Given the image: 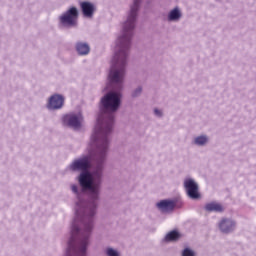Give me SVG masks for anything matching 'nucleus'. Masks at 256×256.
<instances>
[{"label":"nucleus","mask_w":256,"mask_h":256,"mask_svg":"<svg viewBox=\"0 0 256 256\" xmlns=\"http://www.w3.org/2000/svg\"><path fill=\"white\" fill-rule=\"evenodd\" d=\"M62 123L64 127H69L70 129H74V131H77L81 129V124L83 123V114H81V112H72L66 114L62 118Z\"/></svg>","instance_id":"nucleus-3"},{"label":"nucleus","mask_w":256,"mask_h":256,"mask_svg":"<svg viewBox=\"0 0 256 256\" xmlns=\"http://www.w3.org/2000/svg\"><path fill=\"white\" fill-rule=\"evenodd\" d=\"M182 256H195V251H193L191 248H185L182 251Z\"/></svg>","instance_id":"nucleus-15"},{"label":"nucleus","mask_w":256,"mask_h":256,"mask_svg":"<svg viewBox=\"0 0 256 256\" xmlns=\"http://www.w3.org/2000/svg\"><path fill=\"white\" fill-rule=\"evenodd\" d=\"M59 21L65 29H76V27H79V10L71 7L59 17Z\"/></svg>","instance_id":"nucleus-2"},{"label":"nucleus","mask_w":256,"mask_h":256,"mask_svg":"<svg viewBox=\"0 0 256 256\" xmlns=\"http://www.w3.org/2000/svg\"><path fill=\"white\" fill-rule=\"evenodd\" d=\"M80 9L82 11L83 17L86 19H93V15H95V11H97L95 4L87 1L80 2Z\"/></svg>","instance_id":"nucleus-6"},{"label":"nucleus","mask_w":256,"mask_h":256,"mask_svg":"<svg viewBox=\"0 0 256 256\" xmlns=\"http://www.w3.org/2000/svg\"><path fill=\"white\" fill-rule=\"evenodd\" d=\"M66 256H80L78 252H66ZM87 256V255H84Z\"/></svg>","instance_id":"nucleus-18"},{"label":"nucleus","mask_w":256,"mask_h":256,"mask_svg":"<svg viewBox=\"0 0 256 256\" xmlns=\"http://www.w3.org/2000/svg\"><path fill=\"white\" fill-rule=\"evenodd\" d=\"M218 227L222 233H233L237 223L233 219L222 218L218 224Z\"/></svg>","instance_id":"nucleus-5"},{"label":"nucleus","mask_w":256,"mask_h":256,"mask_svg":"<svg viewBox=\"0 0 256 256\" xmlns=\"http://www.w3.org/2000/svg\"><path fill=\"white\" fill-rule=\"evenodd\" d=\"M106 256H121V252L113 247H107L104 250Z\"/></svg>","instance_id":"nucleus-13"},{"label":"nucleus","mask_w":256,"mask_h":256,"mask_svg":"<svg viewBox=\"0 0 256 256\" xmlns=\"http://www.w3.org/2000/svg\"><path fill=\"white\" fill-rule=\"evenodd\" d=\"M184 188L190 199H200L201 194H199V184H197L193 178H186L184 180Z\"/></svg>","instance_id":"nucleus-4"},{"label":"nucleus","mask_w":256,"mask_h":256,"mask_svg":"<svg viewBox=\"0 0 256 256\" xmlns=\"http://www.w3.org/2000/svg\"><path fill=\"white\" fill-rule=\"evenodd\" d=\"M204 209L208 213H223V211H225V206L219 202L212 201V202L206 203L204 206Z\"/></svg>","instance_id":"nucleus-8"},{"label":"nucleus","mask_w":256,"mask_h":256,"mask_svg":"<svg viewBox=\"0 0 256 256\" xmlns=\"http://www.w3.org/2000/svg\"><path fill=\"white\" fill-rule=\"evenodd\" d=\"M176 202L174 200H162L157 203V207L162 213H169L175 209Z\"/></svg>","instance_id":"nucleus-9"},{"label":"nucleus","mask_w":256,"mask_h":256,"mask_svg":"<svg viewBox=\"0 0 256 256\" xmlns=\"http://www.w3.org/2000/svg\"><path fill=\"white\" fill-rule=\"evenodd\" d=\"M181 17H183V14L181 13V9H179V7H175L168 13L167 20L170 22L179 21Z\"/></svg>","instance_id":"nucleus-10"},{"label":"nucleus","mask_w":256,"mask_h":256,"mask_svg":"<svg viewBox=\"0 0 256 256\" xmlns=\"http://www.w3.org/2000/svg\"><path fill=\"white\" fill-rule=\"evenodd\" d=\"M154 115L156 117H163V111H161L160 109L155 108L154 109Z\"/></svg>","instance_id":"nucleus-17"},{"label":"nucleus","mask_w":256,"mask_h":256,"mask_svg":"<svg viewBox=\"0 0 256 256\" xmlns=\"http://www.w3.org/2000/svg\"><path fill=\"white\" fill-rule=\"evenodd\" d=\"M143 93V87L138 86L133 92H132V97H139Z\"/></svg>","instance_id":"nucleus-16"},{"label":"nucleus","mask_w":256,"mask_h":256,"mask_svg":"<svg viewBox=\"0 0 256 256\" xmlns=\"http://www.w3.org/2000/svg\"><path fill=\"white\" fill-rule=\"evenodd\" d=\"M127 64H111L108 79L112 91L101 99V112L98 115L88 154L83 155L68 166L69 171H81L77 180L81 187L71 185V191L77 197L75 218L71 227V236L66 253L87 255L91 233L95 227V215L101 197L103 170L107 151H109V135L113 133L115 113L121 107V90L125 81Z\"/></svg>","instance_id":"nucleus-1"},{"label":"nucleus","mask_w":256,"mask_h":256,"mask_svg":"<svg viewBox=\"0 0 256 256\" xmlns=\"http://www.w3.org/2000/svg\"><path fill=\"white\" fill-rule=\"evenodd\" d=\"M193 145H196L197 147H205L209 143V136L207 135H200L196 136L193 141Z\"/></svg>","instance_id":"nucleus-12"},{"label":"nucleus","mask_w":256,"mask_h":256,"mask_svg":"<svg viewBox=\"0 0 256 256\" xmlns=\"http://www.w3.org/2000/svg\"><path fill=\"white\" fill-rule=\"evenodd\" d=\"M177 239H179V232L171 231L165 236L164 241H177Z\"/></svg>","instance_id":"nucleus-14"},{"label":"nucleus","mask_w":256,"mask_h":256,"mask_svg":"<svg viewBox=\"0 0 256 256\" xmlns=\"http://www.w3.org/2000/svg\"><path fill=\"white\" fill-rule=\"evenodd\" d=\"M76 51L78 55H89L91 48L89 47V44L85 42H78L76 43Z\"/></svg>","instance_id":"nucleus-11"},{"label":"nucleus","mask_w":256,"mask_h":256,"mask_svg":"<svg viewBox=\"0 0 256 256\" xmlns=\"http://www.w3.org/2000/svg\"><path fill=\"white\" fill-rule=\"evenodd\" d=\"M63 103H65V98L59 94H55L50 97L47 107L51 110L61 109L63 107Z\"/></svg>","instance_id":"nucleus-7"}]
</instances>
